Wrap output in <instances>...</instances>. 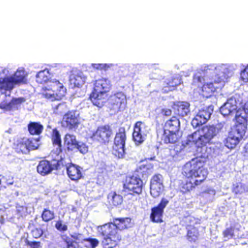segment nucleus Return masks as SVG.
Here are the masks:
<instances>
[{
    "label": "nucleus",
    "instance_id": "nucleus-1",
    "mask_svg": "<svg viewBox=\"0 0 248 248\" xmlns=\"http://www.w3.org/2000/svg\"><path fill=\"white\" fill-rule=\"evenodd\" d=\"M133 223L130 218H116L113 223L106 224L98 227L97 230L104 238L102 241L105 248H113L118 245L122 237L118 230H123L131 228Z\"/></svg>",
    "mask_w": 248,
    "mask_h": 248
},
{
    "label": "nucleus",
    "instance_id": "nucleus-2",
    "mask_svg": "<svg viewBox=\"0 0 248 248\" xmlns=\"http://www.w3.org/2000/svg\"><path fill=\"white\" fill-rule=\"evenodd\" d=\"M111 87L110 81L107 78H102L96 80L90 98L93 105L99 108L103 107L108 98V93Z\"/></svg>",
    "mask_w": 248,
    "mask_h": 248
},
{
    "label": "nucleus",
    "instance_id": "nucleus-3",
    "mask_svg": "<svg viewBox=\"0 0 248 248\" xmlns=\"http://www.w3.org/2000/svg\"><path fill=\"white\" fill-rule=\"evenodd\" d=\"M204 163L198 158L193 159L183 167V173L188 178L194 180L195 185H199L206 178L207 170L203 167Z\"/></svg>",
    "mask_w": 248,
    "mask_h": 248
},
{
    "label": "nucleus",
    "instance_id": "nucleus-4",
    "mask_svg": "<svg viewBox=\"0 0 248 248\" xmlns=\"http://www.w3.org/2000/svg\"><path fill=\"white\" fill-rule=\"evenodd\" d=\"M218 132L214 126L203 127L201 130L194 132L187 138L189 142H193L197 146L205 145L208 143Z\"/></svg>",
    "mask_w": 248,
    "mask_h": 248
},
{
    "label": "nucleus",
    "instance_id": "nucleus-5",
    "mask_svg": "<svg viewBox=\"0 0 248 248\" xmlns=\"http://www.w3.org/2000/svg\"><path fill=\"white\" fill-rule=\"evenodd\" d=\"M43 90L44 96L52 100L61 99L66 93V89L63 84L56 80L50 81Z\"/></svg>",
    "mask_w": 248,
    "mask_h": 248
},
{
    "label": "nucleus",
    "instance_id": "nucleus-6",
    "mask_svg": "<svg viewBox=\"0 0 248 248\" xmlns=\"http://www.w3.org/2000/svg\"><path fill=\"white\" fill-rule=\"evenodd\" d=\"M248 115V109H238L236 112V123L231 132L241 140L245 135L247 129L246 115Z\"/></svg>",
    "mask_w": 248,
    "mask_h": 248
},
{
    "label": "nucleus",
    "instance_id": "nucleus-7",
    "mask_svg": "<svg viewBox=\"0 0 248 248\" xmlns=\"http://www.w3.org/2000/svg\"><path fill=\"white\" fill-rule=\"evenodd\" d=\"M126 140L125 131L124 127H120L116 133L113 146V153L119 158H122L125 154L124 145Z\"/></svg>",
    "mask_w": 248,
    "mask_h": 248
},
{
    "label": "nucleus",
    "instance_id": "nucleus-8",
    "mask_svg": "<svg viewBox=\"0 0 248 248\" xmlns=\"http://www.w3.org/2000/svg\"><path fill=\"white\" fill-rule=\"evenodd\" d=\"M224 85L223 79L218 76H216L212 81L203 84L202 87V94L203 97L209 98L217 92V90L221 89Z\"/></svg>",
    "mask_w": 248,
    "mask_h": 248
},
{
    "label": "nucleus",
    "instance_id": "nucleus-9",
    "mask_svg": "<svg viewBox=\"0 0 248 248\" xmlns=\"http://www.w3.org/2000/svg\"><path fill=\"white\" fill-rule=\"evenodd\" d=\"M124 188L129 191L130 194L132 192L139 194L142 191V181L137 176L128 177L124 184Z\"/></svg>",
    "mask_w": 248,
    "mask_h": 248
},
{
    "label": "nucleus",
    "instance_id": "nucleus-10",
    "mask_svg": "<svg viewBox=\"0 0 248 248\" xmlns=\"http://www.w3.org/2000/svg\"><path fill=\"white\" fill-rule=\"evenodd\" d=\"M149 132L148 127L141 122L136 123L133 138L136 144H140L145 140V137Z\"/></svg>",
    "mask_w": 248,
    "mask_h": 248
},
{
    "label": "nucleus",
    "instance_id": "nucleus-11",
    "mask_svg": "<svg viewBox=\"0 0 248 248\" xmlns=\"http://www.w3.org/2000/svg\"><path fill=\"white\" fill-rule=\"evenodd\" d=\"M111 135L112 131L109 127L108 126H104L98 127L92 137L93 140L100 142H106L108 141V139Z\"/></svg>",
    "mask_w": 248,
    "mask_h": 248
},
{
    "label": "nucleus",
    "instance_id": "nucleus-12",
    "mask_svg": "<svg viewBox=\"0 0 248 248\" xmlns=\"http://www.w3.org/2000/svg\"><path fill=\"white\" fill-rule=\"evenodd\" d=\"M110 103L113 108H125L127 104L125 95L122 92L116 93L111 96Z\"/></svg>",
    "mask_w": 248,
    "mask_h": 248
},
{
    "label": "nucleus",
    "instance_id": "nucleus-13",
    "mask_svg": "<svg viewBox=\"0 0 248 248\" xmlns=\"http://www.w3.org/2000/svg\"><path fill=\"white\" fill-rule=\"evenodd\" d=\"M78 113L75 110L69 111L64 115L63 123H65L66 126L69 129L75 128L78 123Z\"/></svg>",
    "mask_w": 248,
    "mask_h": 248
},
{
    "label": "nucleus",
    "instance_id": "nucleus-14",
    "mask_svg": "<svg viewBox=\"0 0 248 248\" xmlns=\"http://www.w3.org/2000/svg\"><path fill=\"white\" fill-rule=\"evenodd\" d=\"M181 78L179 76H173L166 79L164 82L163 90L167 93L175 90L176 87L181 84Z\"/></svg>",
    "mask_w": 248,
    "mask_h": 248
},
{
    "label": "nucleus",
    "instance_id": "nucleus-15",
    "mask_svg": "<svg viewBox=\"0 0 248 248\" xmlns=\"http://www.w3.org/2000/svg\"><path fill=\"white\" fill-rule=\"evenodd\" d=\"M213 109H200L192 124H205L210 118Z\"/></svg>",
    "mask_w": 248,
    "mask_h": 248
},
{
    "label": "nucleus",
    "instance_id": "nucleus-16",
    "mask_svg": "<svg viewBox=\"0 0 248 248\" xmlns=\"http://www.w3.org/2000/svg\"><path fill=\"white\" fill-rule=\"evenodd\" d=\"M15 87L12 76L0 78V92L4 93L7 91L11 92Z\"/></svg>",
    "mask_w": 248,
    "mask_h": 248
},
{
    "label": "nucleus",
    "instance_id": "nucleus-17",
    "mask_svg": "<svg viewBox=\"0 0 248 248\" xmlns=\"http://www.w3.org/2000/svg\"><path fill=\"white\" fill-rule=\"evenodd\" d=\"M240 140L241 139L238 137L230 131L229 133L228 136L223 140V142L228 149H232L236 147Z\"/></svg>",
    "mask_w": 248,
    "mask_h": 248
},
{
    "label": "nucleus",
    "instance_id": "nucleus-18",
    "mask_svg": "<svg viewBox=\"0 0 248 248\" xmlns=\"http://www.w3.org/2000/svg\"><path fill=\"white\" fill-rule=\"evenodd\" d=\"M27 74L24 70L17 69L14 73L12 78L15 85H20L27 83Z\"/></svg>",
    "mask_w": 248,
    "mask_h": 248
},
{
    "label": "nucleus",
    "instance_id": "nucleus-19",
    "mask_svg": "<svg viewBox=\"0 0 248 248\" xmlns=\"http://www.w3.org/2000/svg\"><path fill=\"white\" fill-rule=\"evenodd\" d=\"M180 122L177 118L172 117L171 119L165 123L164 131L178 133L179 129Z\"/></svg>",
    "mask_w": 248,
    "mask_h": 248
},
{
    "label": "nucleus",
    "instance_id": "nucleus-20",
    "mask_svg": "<svg viewBox=\"0 0 248 248\" xmlns=\"http://www.w3.org/2000/svg\"><path fill=\"white\" fill-rule=\"evenodd\" d=\"M80 167L75 165H70L67 168V173L69 178L74 181L79 180L82 176Z\"/></svg>",
    "mask_w": 248,
    "mask_h": 248
},
{
    "label": "nucleus",
    "instance_id": "nucleus-21",
    "mask_svg": "<svg viewBox=\"0 0 248 248\" xmlns=\"http://www.w3.org/2000/svg\"><path fill=\"white\" fill-rule=\"evenodd\" d=\"M86 78L83 75L77 74L72 76L69 79L72 88H80L85 83Z\"/></svg>",
    "mask_w": 248,
    "mask_h": 248
},
{
    "label": "nucleus",
    "instance_id": "nucleus-22",
    "mask_svg": "<svg viewBox=\"0 0 248 248\" xmlns=\"http://www.w3.org/2000/svg\"><path fill=\"white\" fill-rule=\"evenodd\" d=\"M53 170L52 165L46 160L40 161L37 166V171L42 175H46L49 173Z\"/></svg>",
    "mask_w": 248,
    "mask_h": 248
},
{
    "label": "nucleus",
    "instance_id": "nucleus-23",
    "mask_svg": "<svg viewBox=\"0 0 248 248\" xmlns=\"http://www.w3.org/2000/svg\"><path fill=\"white\" fill-rule=\"evenodd\" d=\"M78 142L77 140L76 137L73 135L66 134L64 138V144L68 150H74L77 148Z\"/></svg>",
    "mask_w": 248,
    "mask_h": 248
},
{
    "label": "nucleus",
    "instance_id": "nucleus-24",
    "mask_svg": "<svg viewBox=\"0 0 248 248\" xmlns=\"http://www.w3.org/2000/svg\"><path fill=\"white\" fill-rule=\"evenodd\" d=\"M176 132H170L169 131H164V134L162 137V140L165 143H174L178 140V136Z\"/></svg>",
    "mask_w": 248,
    "mask_h": 248
},
{
    "label": "nucleus",
    "instance_id": "nucleus-25",
    "mask_svg": "<svg viewBox=\"0 0 248 248\" xmlns=\"http://www.w3.org/2000/svg\"><path fill=\"white\" fill-rule=\"evenodd\" d=\"M49 76V70L45 68L37 73L36 75V81L38 83L43 84L48 81Z\"/></svg>",
    "mask_w": 248,
    "mask_h": 248
},
{
    "label": "nucleus",
    "instance_id": "nucleus-26",
    "mask_svg": "<svg viewBox=\"0 0 248 248\" xmlns=\"http://www.w3.org/2000/svg\"><path fill=\"white\" fill-rule=\"evenodd\" d=\"M52 140L53 145L56 146V153L59 154L62 151L61 139L59 132L56 129H53V130Z\"/></svg>",
    "mask_w": 248,
    "mask_h": 248
},
{
    "label": "nucleus",
    "instance_id": "nucleus-27",
    "mask_svg": "<svg viewBox=\"0 0 248 248\" xmlns=\"http://www.w3.org/2000/svg\"><path fill=\"white\" fill-rule=\"evenodd\" d=\"M199 233L198 229L191 225L187 227V239L190 242H195L198 240Z\"/></svg>",
    "mask_w": 248,
    "mask_h": 248
},
{
    "label": "nucleus",
    "instance_id": "nucleus-28",
    "mask_svg": "<svg viewBox=\"0 0 248 248\" xmlns=\"http://www.w3.org/2000/svg\"><path fill=\"white\" fill-rule=\"evenodd\" d=\"M232 190L235 194H242L248 192V186L245 184L238 182L233 185Z\"/></svg>",
    "mask_w": 248,
    "mask_h": 248
},
{
    "label": "nucleus",
    "instance_id": "nucleus-29",
    "mask_svg": "<svg viewBox=\"0 0 248 248\" xmlns=\"http://www.w3.org/2000/svg\"><path fill=\"white\" fill-rule=\"evenodd\" d=\"M163 212V211L157 207L152 208V213L150 216V218L152 221L155 222H162L161 217Z\"/></svg>",
    "mask_w": 248,
    "mask_h": 248
},
{
    "label": "nucleus",
    "instance_id": "nucleus-30",
    "mask_svg": "<svg viewBox=\"0 0 248 248\" xmlns=\"http://www.w3.org/2000/svg\"><path fill=\"white\" fill-rule=\"evenodd\" d=\"M43 129V126L37 123L32 122L28 125V130L31 135H39Z\"/></svg>",
    "mask_w": 248,
    "mask_h": 248
},
{
    "label": "nucleus",
    "instance_id": "nucleus-31",
    "mask_svg": "<svg viewBox=\"0 0 248 248\" xmlns=\"http://www.w3.org/2000/svg\"><path fill=\"white\" fill-rule=\"evenodd\" d=\"M82 243L87 248H95L99 244V241L95 238H88L83 239Z\"/></svg>",
    "mask_w": 248,
    "mask_h": 248
},
{
    "label": "nucleus",
    "instance_id": "nucleus-32",
    "mask_svg": "<svg viewBox=\"0 0 248 248\" xmlns=\"http://www.w3.org/2000/svg\"><path fill=\"white\" fill-rule=\"evenodd\" d=\"M108 199L111 201L114 205L117 206L121 204L123 202V197L119 194H117L115 192L111 193L108 195Z\"/></svg>",
    "mask_w": 248,
    "mask_h": 248
},
{
    "label": "nucleus",
    "instance_id": "nucleus-33",
    "mask_svg": "<svg viewBox=\"0 0 248 248\" xmlns=\"http://www.w3.org/2000/svg\"><path fill=\"white\" fill-rule=\"evenodd\" d=\"M163 188V186H157L150 185V193L153 197H158L161 193Z\"/></svg>",
    "mask_w": 248,
    "mask_h": 248
},
{
    "label": "nucleus",
    "instance_id": "nucleus-34",
    "mask_svg": "<svg viewBox=\"0 0 248 248\" xmlns=\"http://www.w3.org/2000/svg\"><path fill=\"white\" fill-rule=\"evenodd\" d=\"M25 141L27 144L30 150H33L38 148L39 146V139H27L25 138Z\"/></svg>",
    "mask_w": 248,
    "mask_h": 248
},
{
    "label": "nucleus",
    "instance_id": "nucleus-35",
    "mask_svg": "<svg viewBox=\"0 0 248 248\" xmlns=\"http://www.w3.org/2000/svg\"><path fill=\"white\" fill-rule=\"evenodd\" d=\"M196 186L195 185L194 180H189V181H186L182 184L181 190L182 192L186 193L192 190L193 187Z\"/></svg>",
    "mask_w": 248,
    "mask_h": 248
},
{
    "label": "nucleus",
    "instance_id": "nucleus-36",
    "mask_svg": "<svg viewBox=\"0 0 248 248\" xmlns=\"http://www.w3.org/2000/svg\"><path fill=\"white\" fill-rule=\"evenodd\" d=\"M26 99L24 97L13 98L10 102L8 103L7 107L12 108L13 107L18 106L24 103Z\"/></svg>",
    "mask_w": 248,
    "mask_h": 248
},
{
    "label": "nucleus",
    "instance_id": "nucleus-37",
    "mask_svg": "<svg viewBox=\"0 0 248 248\" xmlns=\"http://www.w3.org/2000/svg\"><path fill=\"white\" fill-rule=\"evenodd\" d=\"M236 108V102L234 98L228 99L219 108Z\"/></svg>",
    "mask_w": 248,
    "mask_h": 248
},
{
    "label": "nucleus",
    "instance_id": "nucleus-38",
    "mask_svg": "<svg viewBox=\"0 0 248 248\" xmlns=\"http://www.w3.org/2000/svg\"><path fill=\"white\" fill-rule=\"evenodd\" d=\"M189 107L190 104L187 101H176L172 105V108H188Z\"/></svg>",
    "mask_w": 248,
    "mask_h": 248
},
{
    "label": "nucleus",
    "instance_id": "nucleus-39",
    "mask_svg": "<svg viewBox=\"0 0 248 248\" xmlns=\"http://www.w3.org/2000/svg\"><path fill=\"white\" fill-rule=\"evenodd\" d=\"M42 217L45 221H48L54 217V214L53 212L45 209L42 213Z\"/></svg>",
    "mask_w": 248,
    "mask_h": 248
},
{
    "label": "nucleus",
    "instance_id": "nucleus-40",
    "mask_svg": "<svg viewBox=\"0 0 248 248\" xmlns=\"http://www.w3.org/2000/svg\"><path fill=\"white\" fill-rule=\"evenodd\" d=\"M162 176L160 174H157L154 176L151 180V184L152 185H155L157 186H163L162 184Z\"/></svg>",
    "mask_w": 248,
    "mask_h": 248
},
{
    "label": "nucleus",
    "instance_id": "nucleus-41",
    "mask_svg": "<svg viewBox=\"0 0 248 248\" xmlns=\"http://www.w3.org/2000/svg\"><path fill=\"white\" fill-rule=\"evenodd\" d=\"M26 142L25 141V138L22 140V141L17 144L18 148L23 153L26 154L29 151V149Z\"/></svg>",
    "mask_w": 248,
    "mask_h": 248
},
{
    "label": "nucleus",
    "instance_id": "nucleus-42",
    "mask_svg": "<svg viewBox=\"0 0 248 248\" xmlns=\"http://www.w3.org/2000/svg\"><path fill=\"white\" fill-rule=\"evenodd\" d=\"M204 81V78L202 76L194 75L193 77L192 84L194 85H198Z\"/></svg>",
    "mask_w": 248,
    "mask_h": 248
},
{
    "label": "nucleus",
    "instance_id": "nucleus-43",
    "mask_svg": "<svg viewBox=\"0 0 248 248\" xmlns=\"http://www.w3.org/2000/svg\"><path fill=\"white\" fill-rule=\"evenodd\" d=\"M234 229L232 228H228L224 232L223 234L224 237L230 239L234 236Z\"/></svg>",
    "mask_w": 248,
    "mask_h": 248
},
{
    "label": "nucleus",
    "instance_id": "nucleus-44",
    "mask_svg": "<svg viewBox=\"0 0 248 248\" xmlns=\"http://www.w3.org/2000/svg\"><path fill=\"white\" fill-rule=\"evenodd\" d=\"M77 146V149H78L81 153L85 154L88 152V147L84 143L78 142ZM76 149H77V148Z\"/></svg>",
    "mask_w": 248,
    "mask_h": 248
},
{
    "label": "nucleus",
    "instance_id": "nucleus-45",
    "mask_svg": "<svg viewBox=\"0 0 248 248\" xmlns=\"http://www.w3.org/2000/svg\"><path fill=\"white\" fill-rule=\"evenodd\" d=\"M27 244L30 248H40L41 247V243L39 242L27 241Z\"/></svg>",
    "mask_w": 248,
    "mask_h": 248
},
{
    "label": "nucleus",
    "instance_id": "nucleus-46",
    "mask_svg": "<svg viewBox=\"0 0 248 248\" xmlns=\"http://www.w3.org/2000/svg\"><path fill=\"white\" fill-rule=\"evenodd\" d=\"M17 212L21 217L26 216L27 208L23 206H16Z\"/></svg>",
    "mask_w": 248,
    "mask_h": 248
},
{
    "label": "nucleus",
    "instance_id": "nucleus-47",
    "mask_svg": "<svg viewBox=\"0 0 248 248\" xmlns=\"http://www.w3.org/2000/svg\"><path fill=\"white\" fill-rule=\"evenodd\" d=\"M55 226L60 231H65L67 230V226L65 224H62L61 221H58Z\"/></svg>",
    "mask_w": 248,
    "mask_h": 248
},
{
    "label": "nucleus",
    "instance_id": "nucleus-48",
    "mask_svg": "<svg viewBox=\"0 0 248 248\" xmlns=\"http://www.w3.org/2000/svg\"><path fill=\"white\" fill-rule=\"evenodd\" d=\"M241 77L243 80L248 82V65L241 72Z\"/></svg>",
    "mask_w": 248,
    "mask_h": 248
},
{
    "label": "nucleus",
    "instance_id": "nucleus-49",
    "mask_svg": "<svg viewBox=\"0 0 248 248\" xmlns=\"http://www.w3.org/2000/svg\"><path fill=\"white\" fill-rule=\"evenodd\" d=\"M168 203L169 201L167 199L163 198L160 203L156 207L163 211L164 209L167 206Z\"/></svg>",
    "mask_w": 248,
    "mask_h": 248
},
{
    "label": "nucleus",
    "instance_id": "nucleus-50",
    "mask_svg": "<svg viewBox=\"0 0 248 248\" xmlns=\"http://www.w3.org/2000/svg\"><path fill=\"white\" fill-rule=\"evenodd\" d=\"M32 236L35 238L40 237L43 234V231L41 229H35L32 231Z\"/></svg>",
    "mask_w": 248,
    "mask_h": 248
},
{
    "label": "nucleus",
    "instance_id": "nucleus-51",
    "mask_svg": "<svg viewBox=\"0 0 248 248\" xmlns=\"http://www.w3.org/2000/svg\"><path fill=\"white\" fill-rule=\"evenodd\" d=\"M219 112L224 116H228L232 112L231 109H219Z\"/></svg>",
    "mask_w": 248,
    "mask_h": 248
},
{
    "label": "nucleus",
    "instance_id": "nucleus-52",
    "mask_svg": "<svg viewBox=\"0 0 248 248\" xmlns=\"http://www.w3.org/2000/svg\"><path fill=\"white\" fill-rule=\"evenodd\" d=\"M162 114L166 116H169L171 114V109H162Z\"/></svg>",
    "mask_w": 248,
    "mask_h": 248
},
{
    "label": "nucleus",
    "instance_id": "nucleus-53",
    "mask_svg": "<svg viewBox=\"0 0 248 248\" xmlns=\"http://www.w3.org/2000/svg\"><path fill=\"white\" fill-rule=\"evenodd\" d=\"M94 65H95V66H94V67L96 69H101V70L103 69L104 65H103V64H102V63L94 64Z\"/></svg>",
    "mask_w": 248,
    "mask_h": 248
},
{
    "label": "nucleus",
    "instance_id": "nucleus-54",
    "mask_svg": "<svg viewBox=\"0 0 248 248\" xmlns=\"http://www.w3.org/2000/svg\"><path fill=\"white\" fill-rule=\"evenodd\" d=\"M61 106H63L64 108H66L67 106L65 103H62V104H59L56 105L55 108H59L61 107Z\"/></svg>",
    "mask_w": 248,
    "mask_h": 248
},
{
    "label": "nucleus",
    "instance_id": "nucleus-55",
    "mask_svg": "<svg viewBox=\"0 0 248 248\" xmlns=\"http://www.w3.org/2000/svg\"><path fill=\"white\" fill-rule=\"evenodd\" d=\"M244 151L245 153L248 155V143L245 146Z\"/></svg>",
    "mask_w": 248,
    "mask_h": 248
},
{
    "label": "nucleus",
    "instance_id": "nucleus-56",
    "mask_svg": "<svg viewBox=\"0 0 248 248\" xmlns=\"http://www.w3.org/2000/svg\"><path fill=\"white\" fill-rule=\"evenodd\" d=\"M243 108H248V101L245 103Z\"/></svg>",
    "mask_w": 248,
    "mask_h": 248
},
{
    "label": "nucleus",
    "instance_id": "nucleus-57",
    "mask_svg": "<svg viewBox=\"0 0 248 248\" xmlns=\"http://www.w3.org/2000/svg\"><path fill=\"white\" fill-rule=\"evenodd\" d=\"M103 65H104L103 66V69H107V68H108L109 67V65L107 64H103Z\"/></svg>",
    "mask_w": 248,
    "mask_h": 248
},
{
    "label": "nucleus",
    "instance_id": "nucleus-58",
    "mask_svg": "<svg viewBox=\"0 0 248 248\" xmlns=\"http://www.w3.org/2000/svg\"><path fill=\"white\" fill-rule=\"evenodd\" d=\"M212 194L215 195V191L213 190H212L210 191Z\"/></svg>",
    "mask_w": 248,
    "mask_h": 248
},
{
    "label": "nucleus",
    "instance_id": "nucleus-59",
    "mask_svg": "<svg viewBox=\"0 0 248 248\" xmlns=\"http://www.w3.org/2000/svg\"><path fill=\"white\" fill-rule=\"evenodd\" d=\"M211 107L213 108V107L212 105L209 106L207 107V108H211Z\"/></svg>",
    "mask_w": 248,
    "mask_h": 248
},
{
    "label": "nucleus",
    "instance_id": "nucleus-60",
    "mask_svg": "<svg viewBox=\"0 0 248 248\" xmlns=\"http://www.w3.org/2000/svg\"><path fill=\"white\" fill-rule=\"evenodd\" d=\"M185 115H186V112H185V114H182V116H183V117Z\"/></svg>",
    "mask_w": 248,
    "mask_h": 248
},
{
    "label": "nucleus",
    "instance_id": "nucleus-61",
    "mask_svg": "<svg viewBox=\"0 0 248 248\" xmlns=\"http://www.w3.org/2000/svg\"><path fill=\"white\" fill-rule=\"evenodd\" d=\"M2 108H5V107H3V108L1 107V109H2Z\"/></svg>",
    "mask_w": 248,
    "mask_h": 248
},
{
    "label": "nucleus",
    "instance_id": "nucleus-62",
    "mask_svg": "<svg viewBox=\"0 0 248 248\" xmlns=\"http://www.w3.org/2000/svg\"><path fill=\"white\" fill-rule=\"evenodd\" d=\"M1 184V180H0V185Z\"/></svg>",
    "mask_w": 248,
    "mask_h": 248
}]
</instances>
